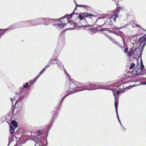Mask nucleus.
Instances as JSON below:
<instances>
[{
	"label": "nucleus",
	"mask_w": 146,
	"mask_h": 146,
	"mask_svg": "<svg viewBox=\"0 0 146 146\" xmlns=\"http://www.w3.org/2000/svg\"><path fill=\"white\" fill-rule=\"evenodd\" d=\"M141 46L137 48L132 47L127 54V56L130 57L132 55L133 58H139L142 54L143 49L146 44V35L141 37L138 40Z\"/></svg>",
	"instance_id": "nucleus-1"
},
{
	"label": "nucleus",
	"mask_w": 146,
	"mask_h": 146,
	"mask_svg": "<svg viewBox=\"0 0 146 146\" xmlns=\"http://www.w3.org/2000/svg\"><path fill=\"white\" fill-rule=\"evenodd\" d=\"M64 70L70 82V87L71 89H72V90L70 91V90L69 91L67 92L66 95H65L62 98L61 102H62L67 96L70 94L78 92L84 90V89H83L84 88H83V87H81L80 84L77 85L76 83H75L71 80L70 78V75L67 73L66 71L64 68Z\"/></svg>",
	"instance_id": "nucleus-2"
},
{
	"label": "nucleus",
	"mask_w": 146,
	"mask_h": 146,
	"mask_svg": "<svg viewBox=\"0 0 146 146\" xmlns=\"http://www.w3.org/2000/svg\"><path fill=\"white\" fill-rule=\"evenodd\" d=\"M55 19H48L45 18L37 19L34 20H32L33 21L32 24L31 25L35 26L40 24H44L46 25H48L50 23H46V22H50L53 23L55 21Z\"/></svg>",
	"instance_id": "nucleus-3"
},
{
	"label": "nucleus",
	"mask_w": 146,
	"mask_h": 146,
	"mask_svg": "<svg viewBox=\"0 0 146 146\" xmlns=\"http://www.w3.org/2000/svg\"><path fill=\"white\" fill-rule=\"evenodd\" d=\"M73 15V13L69 15H66L65 16L62 17L59 20V21L60 22V23H55L52 25L53 26L55 27H56L58 28H62L64 26H65L67 23H61L62 19H65V20L68 21V19L71 18L72 17Z\"/></svg>",
	"instance_id": "nucleus-4"
},
{
	"label": "nucleus",
	"mask_w": 146,
	"mask_h": 146,
	"mask_svg": "<svg viewBox=\"0 0 146 146\" xmlns=\"http://www.w3.org/2000/svg\"><path fill=\"white\" fill-rule=\"evenodd\" d=\"M139 57H140L141 62V66L140 68L137 69V68H136L134 69V70L132 72V74L135 75H139L143 74V73H141V72L143 71L144 68V66L142 64L143 62L141 59V55L140 56H139V58H135L136 59L137 58H139Z\"/></svg>",
	"instance_id": "nucleus-5"
},
{
	"label": "nucleus",
	"mask_w": 146,
	"mask_h": 146,
	"mask_svg": "<svg viewBox=\"0 0 146 146\" xmlns=\"http://www.w3.org/2000/svg\"><path fill=\"white\" fill-rule=\"evenodd\" d=\"M106 86H105L103 85H97L95 84H92V88L90 89L89 88H84L83 89L84 90H93L97 89H106L105 87Z\"/></svg>",
	"instance_id": "nucleus-6"
},
{
	"label": "nucleus",
	"mask_w": 146,
	"mask_h": 146,
	"mask_svg": "<svg viewBox=\"0 0 146 146\" xmlns=\"http://www.w3.org/2000/svg\"><path fill=\"white\" fill-rule=\"evenodd\" d=\"M33 22V21H32V20L21 22L20 23L21 27H29L31 26H33V25H31L33 23L32 22Z\"/></svg>",
	"instance_id": "nucleus-7"
},
{
	"label": "nucleus",
	"mask_w": 146,
	"mask_h": 146,
	"mask_svg": "<svg viewBox=\"0 0 146 146\" xmlns=\"http://www.w3.org/2000/svg\"><path fill=\"white\" fill-rule=\"evenodd\" d=\"M21 27L20 22L13 24L10 26L9 28L6 29H4V30L6 31L9 29H15Z\"/></svg>",
	"instance_id": "nucleus-8"
},
{
	"label": "nucleus",
	"mask_w": 146,
	"mask_h": 146,
	"mask_svg": "<svg viewBox=\"0 0 146 146\" xmlns=\"http://www.w3.org/2000/svg\"><path fill=\"white\" fill-rule=\"evenodd\" d=\"M114 95L115 96V111L116 112V113L117 115V117L118 120L119 119V115L118 114L117 112V108L118 106V99H117L115 96L114 94Z\"/></svg>",
	"instance_id": "nucleus-9"
},
{
	"label": "nucleus",
	"mask_w": 146,
	"mask_h": 146,
	"mask_svg": "<svg viewBox=\"0 0 146 146\" xmlns=\"http://www.w3.org/2000/svg\"><path fill=\"white\" fill-rule=\"evenodd\" d=\"M133 86H134V85L130 86L128 87H126L124 89V90H118L117 92V94H119L121 93H123L125 91V90L127 89H130L132 88Z\"/></svg>",
	"instance_id": "nucleus-10"
},
{
	"label": "nucleus",
	"mask_w": 146,
	"mask_h": 146,
	"mask_svg": "<svg viewBox=\"0 0 146 146\" xmlns=\"http://www.w3.org/2000/svg\"><path fill=\"white\" fill-rule=\"evenodd\" d=\"M81 87H83V88H89L90 89L92 88V84L91 83L86 84H85L83 86H81Z\"/></svg>",
	"instance_id": "nucleus-11"
},
{
	"label": "nucleus",
	"mask_w": 146,
	"mask_h": 146,
	"mask_svg": "<svg viewBox=\"0 0 146 146\" xmlns=\"http://www.w3.org/2000/svg\"><path fill=\"white\" fill-rule=\"evenodd\" d=\"M56 64L57 65L58 67L61 69L62 67H63V65L61 62L59 60H58L56 62Z\"/></svg>",
	"instance_id": "nucleus-12"
},
{
	"label": "nucleus",
	"mask_w": 146,
	"mask_h": 146,
	"mask_svg": "<svg viewBox=\"0 0 146 146\" xmlns=\"http://www.w3.org/2000/svg\"><path fill=\"white\" fill-rule=\"evenodd\" d=\"M15 95L16 96L14 97L13 98H10V100L11 101L12 104L13 103V102L14 101H15V104L17 103H19L20 101V100H19V99L17 100H16V96H17V95Z\"/></svg>",
	"instance_id": "nucleus-13"
},
{
	"label": "nucleus",
	"mask_w": 146,
	"mask_h": 146,
	"mask_svg": "<svg viewBox=\"0 0 146 146\" xmlns=\"http://www.w3.org/2000/svg\"><path fill=\"white\" fill-rule=\"evenodd\" d=\"M96 32V30L93 28H90L89 30V33L92 34H94Z\"/></svg>",
	"instance_id": "nucleus-14"
},
{
	"label": "nucleus",
	"mask_w": 146,
	"mask_h": 146,
	"mask_svg": "<svg viewBox=\"0 0 146 146\" xmlns=\"http://www.w3.org/2000/svg\"><path fill=\"white\" fill-rule=\"evenodd\" d=\"M11 124L12 125H14L15 127H16L17 126V123L15 120H12L11 121Z\"/></svg>",
	"instance_id": "nucleus-15"
},
{
	"label": "nucleus",
	"mask_w": 146,
	"mask_h": 146,
	"mask_svg": "<svg viewBox=\"0 0 146 146\" xmlns=\"http://www.w3.org/2000/svg\"><path fill=\"white\" fill-rule=\"evenodd\" d=\"M118 17H117V16L115 15L113 13L111 17V19H113V20L115 22L116 20V18Z\"/></svg>",
	"instance_id": "nucleus-16"
},
{
	"label": "nucleus",
	"mask_w": 146,
	"mask_h": 146,
	"mask_svg": "<svg viewBox=\"0 0 146 146\" xmlns=\"http://www.w3.org/2000/svg\"><path fill=\"white\" fill-rule=\"evenodd\" d=\"M13 133H11L9 136V143L13 140Z\"/></svg>",
	"instance_id": "nucleus-17"
},
{
	"label": "nucleus",
	"mask_w": 146,
	"mask_h": 146,
	"mask_svg": "<svg viewBox=\"0 0 146 146\" xmlns=\"http://www.w3.org/2000/svg\"><path fill=\"white\" fill-rule=\"evenodd\" d=\"M10 131L11 133H13L14 131V128L13 127L10 126Z\"/></svg>",
	"instance_id": "nucleus-18"
},
{
	"label": "nucleus",
	"mask_w": 146,
	"mask_h": 146,
	"mask_svg": "<svg viewBox=\"0 0 146 146\" xmlns=\"http://www.w3.org/2000/svg\"><path fill=\"white\" fill-rule=\"evenodd\" d=\"M121 8H119V9L117 10L115 12L114 14L117 17H118V15L120 12L119 9H121Z\"/></svg>",
	"instance_id": "nucleus-19"
},
{
	"label": "nucleus",
	"mask_w": 146,
	"mask_h": 146,
	"mask_svg": "<svg viewBox=\"0 0 146 146\" xmlns=\"http://www.w3.org/2000/svg\"><path fill=\"white\" fill-rule=\"evenodd\" d=\"M84 16L85 17H86L88 16H92L91 14L88 13H84L83 14Z\"/></svg>",
	"instance_id": "nucleus-20"
},
{
	"label": "nucleus",
	"mask_w": 146,
	"mask_h": 146,
	"mask_svg": "<svg viewBox=\"0 0 146 146\" xmlns=\"http://www.w3.org/2000/svg\"><path fill=\"white\" fill-rule=\"evenodd\" d=\"M135 66V64L134 63H131V65L129 67V69H131L133 68Z\"/></svg>",
	"instance_id": "nucleus-21"
},
{
	"label": "nucleus",
	"mask_w": 146,
	"mask_h": 146,
	"mask_svg": "<svg viewBox=\"0 0 146 146\" xmlns=\"http://www.w3.org/2000/svg\"><path fill=\"white\" fill-rule=\"evenodd\" d=\"M37 133L39 136H40L42 133V130L41 129H39L37 131Z\"/></svg>",
	"instance_id": "nucleus-22"
},
{
	"label": "nucleus",
	"mask_w": 146,
	"mask_h": 146,
	"mask_svg": "<svg viewBox=\"0 0 146 146\" xmlns=\"http://www.w3.org/2000/svg\"><path fill=\"white\" fill-rule=\"evenodd\" d=\"M23 86L25 88H28L29 87V83L27 82L25 84H23Z\"/></svg>",
	"instance_id": "nucleus-23"
},
{
	"label": "nucleus",
	"mask_w": 146,
	"mask_h": 146,
	"mask_svg": "<svg viewBox=\"0 0 146 146\" xmlns=\"http://www.w3.org/2000/svg\"><path fill=\"white\" fill-rule=\"evenodd\" d=\"M111 23H110V25H111V28L112 29H114L116 28V26H115L114 25H112L111 24Z\"/></svg>",
	"instance_id": "nucleus-24"
},
{
	"label": "nucleus",
	"mask_w": 146,
	"mask_h": 146,
	"mask_svg": "<svg viewBox=\"0 0 146 146\" xmlns=\"http://www.w3.org/2000/svg\"><path fill=\"white\" fill-rule=\"evenodd\" d=\"M23 90V89H22L21 90H20V91L19 92L17 93H16V95H17V94H21V93L22 92H22V91Z\"/></svg>",
	"instance_id": "nucleus-25"
},
{
	"label": "nucleus",
	"mask_w": 146,
	"mask_h": 146,
	"mask_svg": "<svg viewBox=\"0 0 146 146\" xmlns=\"http://www.w3.org/2000/svg\"><path fill=\"white\" fill-rule=\"evenodd\" d=\"M110 28H102V29H100V30H99V31H107V29H109Z\"/></svg>",
	"instance_id": "nucleus-26"
},
{
	"label": "nucleus",
	"mask_w": 146,
	"mask_h": 146,
	"mask_svg": "<svg viewBox=\"0 0 146 146\" xmlns=\"http://www.w3.org/2000/svg\"><path fill=\"white\" fill-rule=\"evenodd\" d=\"M56 60V59H53V60H50V63H51V64L55 63L54 62L55 60Z\"/></svg>",
	"instance_id": "nucleus-27"
},
{
	"label": "nucleus",
	"mask_w": 146,
	"mask_h": 146,
	"mask_svg": "<svg viewBox=\"0 0 146 146\" xmlns=\"http://www.w3.org/2000/svg\"><path fill=\"white\" fill-rule=\"evenodd\" d=\"M79 18L80 19H84V17L82 15H80L79 16Z\"/></svg>",
	"instance_id": "nucleus-28"
},
{
	"label": "nucleus",
	"mask_w": 146,
	"mask_h": 146,
	"mask_svg": "<svg viewBox=\"0 0 146 146\" xmlns=\"http://www.w3.org/2000/svg\"><path fill=\"white\" fill-rule=\"evenodd\" d=\"M128 51V48L127 47H126L125 48L124 50V52L125 53H127Z\"/></svg>",
	"instance_id": "nucleus-29"
},
{
	"label": "nucleus",
	"mask_w": 146,
	"mask_h": 146,
	"mask_svg": "<svg viewBox=\"0 0 146 146\" xmlns=\"http://www.w3.org/2000/svg\"><path fill=\"white\" fill-rule=\"evenodd\" d=\"M44 71V70H43V69L41 70V72L39 73V76H40V75L42 74L43 72Z\"/></svg>",
	"instance_id": "nucleus-30"
},
{
	"label": "nucleus",
	"mask_w": 146,
	"mask_h": 146,
	"mask_svg": "<svg viewBox=\"0 0 146 146\" xmlns=\"http://www.w3.org/2000/svg\"><path fill=\"white\" fill-rule=\"evenodd\" d=\"M133 27H136L138 26V25L136 24H133L131 25Z\"/></svg>",
	"instance_id": "nucleus-31"
},
{
	"label": "nucleus",
	"mask_w": 146,
	"mask_h": 146,
	"mask_svg": "<svg viewBox=\"0 0 146 146\" xmlns=\"http://www.w3.org/2000/svg\"><path fill=\"white\" fill-rule=\"evenodd\" d=\"M51 64V63L50 62H49L46 65V67L47 68L49 67Z\"/></svg>",
	"instance_id": "nucleus-32"
},
{
	"label": "nucleus",
	"mask_w": 146,
	"mask_h": 146,
	"mask_svg": "<svg viewBox=\"0 0 146 146\" xmlns=\"http://www.w3.org/2000/svg\"><path fill=\"white\" fill-rule=\"evenodd\" d=\"M74 1L76 5V7L75 9V10L76 9V7H78V4H77V3L76 1V0H74Z\"/></svg>",
	"instance_id": "nucleus-33"
},
{
	"label": "nucleus",
	"mask_w": 146,
	"mask_h": 146,
	"mask_svg": "<svg viewBox=\"0 0 146 146\" xmlns=\"http://www.w3.org/2000/svg\"><path fill=\"white\" fill-rule=\"evenodd\" d=\"M86 6L85 5H78V7H84Z\"/></svg>",
	"instance_id": "nucleus-34"
},
{
	"label": "nucleus",
	"mask_w": 146,
	"mask_h": 146,
	"mask_svg": "<svg viewBox=\"0 0 146 146\" xmlns=\"http://www.w3.org/2000/svg\"><path fill=\"white\" fill-rule=\"evenodd\" d=\"M111 40L113 42H115V40L113 38H111Z\"/></svg>",
	"instance_id": "nucleus-35"
},
{
	"label": "nucleus",
	"mask_w": 146,
	"mask_h": 146,
	"mask_svg": "<svg viewBox=\"0 0 146 146\" xmlns=\"http://www.w3.org/2000/svg\"><path fill=\"white\" fill-rule=\"evenodd\" d=\"M39 76H39V75H38L37 77H36L34 79L35 81L36 80V79L38 78V77H39Z\"/></svg>",
	"instance_id": "nucleus-36"
},
{
	"label": "nucleus",
	"mask_w": 146,
	"mask_h": 146,
	"mask_svg": "<svg viewBox=\"0 0 146 146\" xmlns=\"http://www.w3.org/2000/svg\"><path fill=\"white\" fill-rule=\"evenodd\" d=\"M143 85H145L146 84V82H142L141 83Z\"/></svg>",
	"instance_id": "nucleus-37"
},
{
	"label": "nucleus",
	"mask_w": 146,
	"mask_h": 146,
	"mask_svg": "<svg viewBox=\"0 0 146 146\" xmlns=\"http://www.w3.org/2000/svg\"><path fill=\"white\" fill-rule=\"evenodd\" d=\"M35 138L37 140H38L39 139H40V137H39V136H38V137H36Z\"/></svg>",
	"instance_id": "nucleus-38"
},
{
	"label": "nucleus",
	"mask_w": 146,
	"mask_h": 146,
	"mask_svg": "<svg viewBox=\"0 0 146 146\" xmlns=\"http://www.w3.org/2000/svg\"><path fill=\"white\" fill-rule=\"evenodd\" d=\"M107 31H109L110 33H113V31H112L111 30H107Z\"/></svg>",
	"instance_id": "nucleus-39"
},
{
	"label": "nucleus",
	"mask_w": 146,
	"mask_h": 146,
	"mask_svg": "<svg viewBox=\"0 0 146 146\" xmlns=\"http://www.w3.org/2000/svg\"><path fill=\"white\" fill-rule=\"evenodd\" d=\"M47 67H46V66L43 69V70H44L45 71V70L47 68Z\"/></svg>",
	"instance_id": "nucleus-40"
},
{
	"label": "nucleus",
	"mask_w": 146,
	"mask_h": 146,
	"mask_svg": "<svg viewBox=\"0 0 146 146\" xmlns=\"http://www.w3.org/2000/svg\"><path fill=\"white\" fill-rule=\"evenodd\" d=\"M115 44H116L118 45V46H119V43L118 42H115Z\"/></svg>",
	"instance_id": "nucleus-41"
},
{
	"label": "nucleus",
	"mask_w": 146,
	"mask_h": 146,
	"mask_svg": "<svg viewBox=\"0 0 146 146\" xmlns=\"http://www.w3.org/2000/svg\"><path fill=\"white\" fill-rule=\"evenodd\" d=\"M126 16L127 17V18L128 17H129V15H127Z\"/></svg>",
	"instance_id": "nucleus-42"
},
{
	"label": "nucleus",
	"mask_w": 146,
	"mask_h": 146,
	"mask_svg": "<svg viewBox=\"0 0 146 146\" xmlns=\"http://www.w3.org/2000/svg\"><path fill=\"white\" fill-rule=\"evenodd\" d=\"M108 37L111 40V37L110 36H108Z\"/></svg>",
	"instance_id": "nucleus-43"
},
{
	"label": "nucleus",
	"mask_w": 146,
	"mask_h": 146,
	"mask_svg": "<svg viewBox=\"0 0 146 146\" xmlns=\"http://www.w3.org/2000/svg\"><path fill=\"white\" fill-rule=\"evenodd\" d=\"M119 123H120V125H121V122L120 121H119Z\"/></svg>",
	"instance_id": "nucleus-44"
},
{
	"label": "nucleus",
	"mask_w": 146,
	"mask_h": 146,
	"mask_svg": "<svg viewBox=\"0 0 146 146\" xmlns=\"http://www.w3.org/2000/svg\"><path fill=\"white\" fill-rule=\"evenodd\" d=\"M105 23H104V25H101V26H103L104 24H105Z\"/></svg>",
	"instance_id": "nucleus-45"
},
{
	"label": "nucleus",
	"mask_w": 146,
	"mask_h": 146,
	"mask_svg": "<svg viewBox=\"0 0 146 146\" xmlns=\"http://www.w3.org/2000/svg\"><path fill=\"white\" fill-rule=\"evenodd\" d=\"M4 33V32H3V33H2V35H3V34Z\"/></svg>",
	"instance_id": "nucleus-46"
},
{
	"label": "nucleus",
	"mask_w": 146,
	"mask_h": 146,
	"mask_svg": "<svg viewBox=\"0 0 146 146\" xmlns=\"http://www.w3.org/2000/svg\"><path fill=\"white\" fill-rule=\"evenodd\" d=\"M118 120L119 121H120V119H119V120Z\"/></svg>",
	"instance_id": "nucleus-47"
},
{
	"label": "nucleus",
	"mask_w": 146,
	"mask_h": 146,
	"mask_svg": "<svg viewBox=\"0 0 146 146\" xmlns=\"http://www.w3.org/2000/svg\"><path fill=\"white\" fill-rule=\"evenodd\" d=\"M68 25H69V23H68Z\"/></svg>",
	"instance_id": "nucleus-48"
},
{
	"label": "nucleus",
	"mask_w": 146,
	"mask_h": 146,
	"mask_svg": "<svg viewBox=\"0 0 146 146\" xmlns=\"http://www.w3.org/2000/svg\"><path fill=\"white\" fill-rule=\"evenodd\" d=\"M102 19L103 20V18H102Z\"/></svg>",
	"instance_id": "nucleus-49"
}]
</instances>
